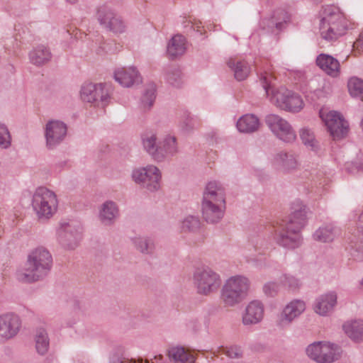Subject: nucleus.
<instances>
[{
    "mask_svg": "<svg viewBox=\"0 0 363 363\" xmlns=\"http://www.w3.org/2000/svg\"><path fill=\"white\" fill-rule=\"evenodd\" d=\"M292 212L286 220L274 225L277 242L286 248L294 249L301 244V231L306 225L308 209L301 202L293 203Z\"/></svg>",
    "mask_w": 363,
    "mask_h": 363,
    "instance_id": "nucleus-1",
    "label": "nucleus"
},
{
    "mask_svg": "<svg viewBox=\"0 0 363 363\" xmlns=\"http://www.w3.org/2000/svg\"><path fill=\"white\" fill-rule=\"evenodd\" d=\"M255 67L260 74V82L266 95L272 104L281 109L290 112H298L302 109L303 102L298 94L284 87L275 90L274 84L275 77L269 69L259 67L257 63Z\"/></svg>",
    "mask_w": 363,
    "mask_h": 363,
    "instance_id": "nucleus-2",
    "label": "nucleus"
},
{
    "mask_svg": "<svg viewBox=\"0 0 363 363\" xmlns=\"http://www.w3.org/2000/svg\"><path fill=\"white\" fill-rule=\"evenodd\" d=\"M52 265V257L50 252L43 247H37L28 255L24 267L17 272V279L23 283L42 280L48 276Z\"/></svg>",
    "mask_w": 363,
    "mask_h": 363,
    "instance_id": "nucleus-3",
    "label": "nucleus"
},
{
    "mask_svg": "<svg viewBox=\"0 0 363 363\" xmlns=\"http://www.w3.org/2000/svg\"><path fill=\"white\" fill-rule=\"evenodd\" d=\"M225 211V189L220 182L207 184L203 194L201 212L203 219L209 223L219 222Z\"/></svg>",
    "mask_w": 363,
    "mask_h": 363,
    "instance_id": "nucleus-4",
    "label": "nucleus"
},
{
    "mask_svg": "<svg viewBox=\"0 0 363 363\" xmlns=\"http://www.w3.org/2000/svg\"><path fill=\"white\" fill-rule=\"evenodd\" d=\"M347 29V22L338 8L334 6L323 8L320 24V33L323 39L335 41L345 35Z\"/></svg>",
    "mask_w": 363,
    "mask_h": 363,
    "instance_id": "nucleus-5",
    "label": "nucleus"
},
{
    "mask_svg": "<svg viewBox=\"0 0 363 363\" xmlns=\"http://www.w3.org/2000/svg\"><path fill=\"white\" fill-rule=\"evenodd\" d=\"M250 281L243 276H234L228 279L222 288L221 299L226 306L240 303L247 294Z\"/></svg>",
    "mask_w": 363,
    "mask_h": 363,
    "instance_id": "nucleus-6",
    "label": "nucleus"
},
{
    "mask_svg": "<svg viewBox=\"0 0 363 363\" xmlns=\"http://www.w3.org/2000/svg\"><path fill=\"white\" fill-rule=\"evenodd\" d=\"M32 206L39 219H49L57 211V196L46 187H38L33 195Z\"/></svg>",
    "mask_w": 363,
    "mask_h": 363,
    "instance_id": "nucleus-7",
    "label": "nucleus"
},
{
    "mask_svg": "<svg viewBox=\"0 0 363 363\" xmlns=\"http://www.w3.org/2000/svg\"><path fill=\"white\" fill-rule=\"evenodd\" d=\"M193 280L197 293L203 296L216 293L222 283L220 275L209 267L197 269Z\"/></svg>",
    "mask_w": 363,
    "mask_h": 363,
    "instance_id": "nucleus-8",
    "label": "nucleus"
},
{
    "mask_svg": "<svg viewBox=\"0 0 363 363\" xmlns=\"http://www.w3.org/2000/svg\"><path fill=\"white\" fill-rule=\"evenodd\" d=\"M339 347L335 344L315 342L306 348L307 355L318 363H332L339 357Z\"/></svg>",
    "mask_w": 363,
    "mask_h": 363,
    "instance_id": "nucleus-9",
    "label": "nucleus"
},
{
    "mask_svg": "<svg viewBox=\"0 0 363 363\" xmlns=\"http://www.w3.org/2000/svg\"><path fill=\"white\" fill-rule=\"evenodd\" d=\"M132 178L136 184L150 191H155L160 189L161 174L155 166L148 165L146 167L134 169Z\"/></svg>",
    "mask_w": 363,
    "mask_h": 363,
    "instance_id": "nucleus-10",
    "label": "nucleus"
},
{
    "mask_svg": "<svg viewBox=\"0 0 363 363\" xmlns=\"http://www.w3.org/2000/svg\"><path fill=\"white\" fill-rule=\"evenodd\" d=\"M264 121L270 130L279 139L285 143H291L295 140L296 133L285 119L277 114H269L266 116Z\"/></svg>",
    "mask_w": 363,
    "mask_h": 363,
    "instance_id": "nucleus-11",
    "label": "nucleus"
},
{
    "mask_svg": "<svg viewBox=\"0 0 363 363\" xmlns=\"http://www.w3.org/2000/svg\"><path fill=\"white\" fill-rule=\"evenodd\" d=\"M82 228L79 223H68L58 230V241L65 249L74 250L82 239Z\"/></svg>",
    "mask_w": 363,
    "mask_h": 363,
    "instance_id": "nucleus-12",
    "label": "nucleus"
},
{
    "mask_svg": "<svg viewBox=\"0 0 363 363\" xmlns=\"http://www.w3.org/2000/svg\"><path fill=\"white\" fill-rule=\"evenodd\" d=\"M96 18L100 25L106 30L114 33H122L125 30V24L118 14L107 6L98 9Z\"/></svg>",
    "mask_w": 363,
    "mask_h": 363,
    "instance_id": "nucleus-13",
    "label": "nucleus"
},
{
    "mask_svg": "<svg viewBox=\"0 0 363 363\" xmlns=\"http://www.w3.org/2000/svg\"><path fill=\"white\" fill-rule=\"evenodd\" d=\"M320 117L335 140L343 138L346 135L348 124L339 113L336 111L325 113L321 110L320 111Z\"/></svg>",
    "mask_w": 363,
    "mask_h": 363,
    "instance_id": "nucleus-14",
    "label": "nucleus"
},
{
    "mask_svg": "<svg viewBox=\"0 0 363 363\" xmlns=\"http://www.w3.org/2000/svg\"><path fill=\"white\" fill-rule=\"evenodd\" d=\"M21 328L20 317L12 313L0 315V342H6L17 336Z\"/></svg>",
    "mask_w": 363,
    "mask_h": 363,
    "instance_id": "nucleus-15",
    "label": "nucleus"
},
{
    "mask_svg": "<svg viewBox=\"0 0 363 363\" xmlns=\"http://www.w3.org/2000/svg\"><path fill=\"white\" fill-rule=\"evenodd\" d=\"M67 133V125L58 120L49 121L45 128L46 146L53 149L60 145L65 138Z\"/></svg>",
    "mask_w": 363,
    "mask_h": 363,
    "instance_id": "nucleus-16",
    "label": "nucleus"
},
{
    "mask_svg": "<svg viewBox=\"0 0 363 363\" xmlns=\"http://www.w3.org/2000/svg\"><path fill=\"white\" fill-rule=\"evenodd\" d=\"M306 309L303 301L295 299L289 303L283 309L278 320V325L281 328L289 326Z\"/></svg>",
    "mask_w": 363,
    "mask_h": 363,
    "instance_id": "nucleus-17",
    "label": "nucleus"
},
{
    "mask_svg": "<svg viewBox=\"0 0 363 363\" xmlns=\"http://www.w3.org/2000/svg\"><path fill=\"white\" fill-rule=\"evenodd\" d=\"M114 78L124 87H130L141 82V77L135 67L118 69L114 72Z\"/></svg>",
    "mask_w": 363,
    "mask_h": 363,
    "instance_id": "nucleus-18",
    "label": "nucleus"
},
{
    "mask_svg": "<svg viewBox=\"0 0 363 363\" xmlns=\"http://www.w3.org/2000/svg\"><path fill=\"white\" fill-rule=\"evenodd\" d=\"M179 152V146L175 136L167 135L160 141L159 152L156 154V161L162 162L170 159Z\"/></svg>",
    "mask_w": 363,
    "mask_h": 363,
    "instance_id": "nucleus-19",
    "label": "nucleus"
},
{
    "mask_svg": "<svg viewBox=\"0 0 363 363\" xmlns=\"http://www.w3.org/2000/svg\"><path fill=\"white\" fill-rule=\"evenodd\" d=\"M263 315V305L258 301H253L246 307L242 316V323L245 325L257 324L262 320Z\"/></svg>",
    "mask_w": 363,
    "mask_h": 363,
    "instance_id": "nucleus-20",
    "label": "nucleus"
},
{
    "mask_svg": "<svg viewBox=\"0 0 363 363\" xmlns=\"http://www.w3.org/2000/svg\"><path fill=\"white\" fill-rule=\"evenodd\" d=\"M289 21L288 13L284 10H278L270 19L264 20L262 25L263 28H267L268 31L277 34L285 28Z\"/></svg>",
    "mask_w": 363,
    "mask_h": 363,
    "instance_id": "nucleus-21",
    "label": "nucleus"
},
{
    "mask_svg": "<svg viewBox=\"0 0 363 363\" xmlns=\"http://www.w3.org/2000/svg\"><path fill=\"white\" fill-rule=\"evenodd\" d=\"M274 165L281 171L290 172L298 165L296 156L291 152H279L274 158Z\"/></svg>",
    "mask_w": 363,
    "mask_h": 363,
    "instance_id": "nucleus-22",
    "label": "nucleus"
},
{
    "mask_svg": "<svg viewBox=\"0 0 363 363\" xmlns=\"http://www.w3.org/2000/svg\"><path fill=\"white\" fill-rule=\"evenodd\" d=\"M337 303V295L334 292L323 294L318 298L314 304V311L320 315L331 312Z\"/></svg>",
    "mask_w": 363,
    "mask_h": 363,
    "instance_id": "nucleus-23",
    "label": "nucleus"
},
{
    "mask_svg": "<svg viewBox=\"0 0 363 363\" xmlns=\"http://www.w3.org/2000/svg\"><path fill=\"white\" fill-rule=\"evenodd\" d=\"M316 64L321 69L332 76H336L340 69L338 60L326 54L319 55L316 59Z\"/></svg>",
    "mask_w": 363,
    "mask_h": 363,
    "instance_id": "nucleus-24",
    "label": "nucleus"
},
{
    "mask_svg": "<svg viewBox=\"0 0 363 363\" xmlns=\"http://www.w3.org/2000/svg\"><path fill=\"white\" fill-rule=\"evenodd\" d=\"M228 66L234 73V77L238 81L245 80L251 71L250 66L245 60L231 58L228 61Z\"/></svg>",
    "mask_w": 363,
    "mask_h": 363,
    "instance_id": "nucleus-25",
    "label": "nucleus"
},
{
    "mask_svg": "<svg viewBox=\"0 0 363 363\" xmlns=\"http://www.w3.org/2000/svg\"><path fill=\"white\" fill-rule=\"evenodd\" d=\"M118 215V207L113 201L105 202L100 210L99 217L104 225H111Z\"/></svg>",
    "mask_w": 363,
    "mask_h": 363,
    "instance_id": "nucleus-26",
    "label": "nucleus"
},
{
    "mask_svg": "<svg viewBox=\"0 0 363 363\" xmlns=\"http://www.w3.org/2000/svg\"><path fill=\"white\" fill-rule=\"evenodd\" d=\"M259 121L253 114H246L242 116L237 122V128L242 133H253L258 130Z\"/></svg>",
    "mask_w": 363,
    "mask_h": 363,
    "instance_id": "nucleus-27",
    "label": "nucleus"
},
{
    "mask_svg": "<svg viewBox=\"0 0 363 363\" xmlns=\"http://www.w3.org/2000/svg\"><path fill=\"white\" fill-rule=\"evenodd\" d=\"M167 355L174 363H194V356L184 347H173L168 350Z\"/></svg>",
    "mask_w": 363,
    "mask_h": 363,
    "instance_id": "nucleus-28",
    "label": "nucleus"
},
{
    "mask_svg": "<svg viewBox=\"0 0 363 363\" xmlns=\"http://www.w3.org/2000/svg\"><path fill=\"white\" fill-rule=\"evenodd\" d=\"M35 344L37 352L40 355H45L50 347V338L47 330L43 328L36 329L35 334Z\"/></svg>",
    "mask_w": 363,
    "mask_h": 363,
    "instance_id": "nucleus-29",
    "label": "nucleus"
},
{
    "mask_svg": "<svg viewBox=\"0 0 363 363\" xmlns=\"http://www.w3.org/2000/svg\"><path fill=\"white\" fill-rule=\"evenodd\" d=\"M29 57L33 65L40 66L48 62L52 55L48 48L44 45H40L30 52Z\"/></svg>",
    "mask_w": 363,
    "mask_h": 363,
    "instance_id": "nucleus-30",
    "label": "nucleus"
},
{
    "mask_svg": "<svg viewBox=\"0 0 363 363\" xmlns=\"http://www.w3.org/2000/svg\"><path fill=\"white\" fill-rule=\"evenodd\" d=\"M346 335L354 340H363V320H353L346 322L342 325Z\"/></svg>",
    "mask_w": 363,
    "mask_h": 363,
    "instance_id": "nucleus-31",
    "label": "nucleus"
},
{
    "mask_svg": "<svg viewBox=\"0 0 363 363\" xmlns=\"http://www.w3.org/2000/svg\"><path fill=\"white\" fill-rule=\"evenodd\" d=\"M142 140L145 151L156 161V154L159 152L160 147L156 134L147 133L142 136Z\"/></svg>",
    "mask_w": 363,
    "mask_h": 363,
    "instance_id": "nucleus-32",
    "label": "nucleus"
},
{
    "mask_svg": "<svg viewBox=\"0 0 363 363\" xmlns=\"http://www.w3.org/2000/svg\"><path fill=\"white\" fill-rule=\"evenodd\" d=\"M185 50V38L181 35H174L167 45V53L172 58L183 55Z\"/></svg>",
    "mask_w": 363,
    "mask_h": 363,
    "instance_id": "nucleus-33",
    "label": "nucleus"
},
{
    "mask_svg": "<svg viewBox=\"0 0 363 363\" xmlns=\"http://www.w3.org/2000/svg\"><path fill=\"white\" fill-rule=\"evenodd\" d=\"M335 228L331 225H328L320 227L315 231L313 236L315 240L327 242L333 241L335 237Z\"/></svg>",
    "mask_w": 363,
    "mask_h": 363,
    "instance_id": "nucleus-34",
    "label": "nucleus"
},
{
    "mask_svg": "<svg viewBox=\"0 0 363 363\" xmlns=\"http://www.w3.org/2000/svg\"><path fill=\"white\" fill-rule=\"evenodd\" d=\"M100 84L87 83L84 84L81 89V98L84 102L93 103L96 101L94 96L101 94Z\"/></svg>",
    "mask_w": 363,
    "mask_h": 363,
    "instance_id": "nucleus-35",
    "label": "nucleus"
},
{
    "mask_svg": "<svg viewBox=\"0 0 363 363\" xmlns=\"http://www.w3.org/2000/svg\"><path fill=\"white\" fill-rule=\"evenodd\" d=\"M136 249L143 254H152L155 250V244L149 238L136 237L133 240Z\"/></svg>",
    "mask_w": 363,
    "mask_h": 363,
    "instance_id": "nucleus-36",
    "label": "nucleus"
},
{
    "mask_svg": "<svg viewBox=\"0 0 363 363\" xmlns=\"http://www.w3.org/2000/svg\"><path fill=\"white\" fill-rule=\"evenodd\" d=\"M347 87L352 97L363 100V80L357 77H351L347 83Z\"/></svg>",
    "mask_w": 363,
    "mask_h": 363,
    "instance_id": "nucleus-37",
    "label": "nucleus"
},
{
    "mask_svg": "<svg viewBox=\"0 0 363 363\" xmlns=\"http://www.w3.org/2000/svg\"><path fill=\"white\" fill-rule=\"evenodd\" d=\"M165 79L172 86L180 87L182 84V76L180 69L176 67H171L165 72Z\"/></svg>",
    "mask_w": 363,
    "mask_h": 363,
    "instance_id": "nucleus-38",
    "label": "nucleus"
},
{
    "mask_svg": "<svg viewBox=\"0 0 363 363\" xmlns=\"http://www.w3.org/2000/svg\"><path fill=\"white\" fill-rule=\"evenodd\" d=\"M201 225L198 217L188 216L183 220L181 228L183 232L196 233L200 230Z\"/></svg>",
    "mask_w": 363,
    "mask_h": 363,
    "instance_id": "nucleus-39",
    "label": "nucleus"
},
{
    "mask_svg": "<svg viewBox=\"0 0 363 363\" xmlns=\"http://www.w3.org/2000/svg\"><path fill=\"white\" fill-rule=\"evenodd\" d=\"M100 84V90L101 94H97L94 96L96 98V101H93L91 103L94 106L104 108L108 105L110 100V95L108 91V89L106 87L105 84Z\"/></svg>",
    "mask_w": 363,
    "mask_h": 363,
    "instance_id": "nucleus-40",
    "label": "nucleus"
},
{
    "mask_svg": "<svg viewBox=\"0 0 363 363\" xmlns=\"http://www.w3.org/2000/svg\"><path fill=\"white\" fill-rule=\"evenodd\" d=\"M300 137L305 145H307L312 150H316L318 148V143L315 140L314 134L311 130L308 128L301 129Z\"/></svg>",
    "mask_w": 363,
    "mask_h": 363,
    "instance_id": "nucleus-41",
    "label": "nucleus"
},
{
    "mask_svg": "<svg viewBox=\"0 0 363 363\" xmlns=\"http://www.w3.org/2000/svg\"><path fill=\"white\" fill-rule=\"evenodd\" d=\"M155 99V86L150 84L146 89L141 98V103L143 108H150Z\"/></svg>",
    "mask_w": 363,
    "mask_h": 363,
    "instance_id": "nucleus-42",
    "label": "nucleus"
},
{
    "mask_svg": "<svg viewBox=\"0 0 363 363\" xmlns=\"http://www.w3.org/2000/svg\"><path fill=\"white\" fill-rule=\"evenodd\" d=\"M200 125L199 121L190 113H185L182 122V128L186 132L197 128Z\"/></svg>",
    "mask_w": 363,
    "mask_h": 363,
    "instance_id": "nucleus-43",
    "label": "nucleus"
},
{
    "mask_svg": "<svg viewBox=\"0 0 363 363\" xmlns=\"http://www.w3.org/2000/svg\"><path fill=\"white\" fill-rule=\"evenodd\" d=\"M11 136L7 126L0 123V147L7 149L11 146Z\"/></svg>",
    "mask_w": 363,
    "mask_h": 363,
    "instance_id": "nucleus-44",
    "label": "nucleus"
},
{
    "mask_svg": "<svg viewBox=\"0 0 363 363\" xmlns=\"http://www.w3.org/2000/svg\"><path fill=\"white\" fill-rule=\"evenodd\" d=\"M283 284L291 290H295L299 287V281L293 276L284 275Z\"/></svg>",
    "mask_w": 363,
    "mask_h": 363,
    "instance_id": "nucleus-45",
    "label": "nucleus"
},
{
    "mask_svg": "<svg viewBox=\"0 0 363 363\" xmlns=\"http://www.w3.org/2000/svg\"><path fill=\"white\" fill-rule=\"evenodd\" d=\"M224 353L230 358H239L242 357V350L238 346H231L223 348Z\"/></svg>",
    "mask_w": 363,
    "mask_h": 363,
    "instance_id": "nucleus-46",
    "label": "nucleus"
},
{
    "mask_svg": "<svg viewBox=\"0 0 363 363\" xmlns=\"http://www.w3.org/2000/svg\"><path fill=\"white\" fill-rule=\"evenodd\" d=\"M109 363H143V362L132 360L131 362H128L121 352L118 351L111 354Z\"/></svg>",
    "mask_w": 363,
    "mask_h": 363,
    "instance_id": "nucleus-47",
    "label": "nucleus"
},
{
    "mask_svg": "<svg viewBox=\"0 0 363 363\" xmlns=\"http://www.w3.org/2000/svg\"><path fill=\"white\" fill-rule=\"evenodd\" d=\"M264 293L268 296H274L278 291V285L274 282H269L263 286Z\"/></svg>",
    "mask_w": 363,
    "mask_h": 363,
    "instance_id": "nucleus-48",
    "label": "nucleus"
},
{
    "mask_svg": "<svg viewBox=\"0 0 363 363\" xmlns=\"http://www.w3.org/2000/svg\"><path fill=\"white\" fill-rule=\"evenodd\" d=\"M353 47L358 51H363V32L360 33L358 39L354 43Z\"/></svg>",
    "mask_w": 363,
    "mask_h": 363,
    "instance_id": "nucleus-49",
    "label": "nucleus"
},
{
    "mask_svg": "<svg viewBox=\"0 0 363 363\" xmlns=\"http://www.w3.org/2000/svg\"><path fill=\"white\" fill-rule=\"evenodd\" d=\"M357 230L359 233L363 234V212L359 215L357 222Z\"/></svg>",
    "mask_w": 363,
    "mask_h": 363,
    "instance_id": "nucleus-50",
    "label": "nucleus"
},
{
    "mask_svg": "<svg viewBox=\"0 0 363 363\" xmlns=\"http://www.w3.org/2000/svg\"><path fill=\"white\" fill-rule=\"evenodd\" d=\"M155 359L162 360L163 359V356L162 354H159L155 357Z\"/></svg>",
    "mask_w": 363,
    "mask_h": 363,
    "instance_id": "nucleus-51",
    "label": "nucleus"
},
{
    "mask_svg": "<svg viewBox=\"0 0 363 363\" xmlns=\"http://www.w3.org/2000/svg\"><path fill=\"white\" fill-rule=\"evenodd\" d=\"M100 49L104 50L106 52H110V51H111V50H110V49L106 48L105 46H104V47H100Z\"/></svg>",
    "mask_w": 363,
    "mask_h": 363,
    "instance_id": "nucleus-52",
    "label": "nucleus"
},
{
    "mask_svg": "<svg viewBox=\"0 0 363 363\" xmlns=\"http://www.w3.org/2000/svg\"><path fill=\"white\" fill-rule=\"evenodd\" d=\"M66 1L70 4H74L77 1V0H66Z\"/></svg>",
    "mask_w": 363,
    "mask_h": 363,
    "instance_id": "nucleus-53",
    "label": "nucleus"
},
{
    "mask_svg": "<svg viewBox=\"0 0 363 363\" xmlns=\"http://www.w3.org/2000/svg\"><path fill=\"white\" fill-rule=\"evenodd\" d=\"M360 125H361V128H362V129L363 130V118L361 121Z\"/></svg>",
    "mask_w": 363,
    "mask_h": 363,
    "instance_id": "nucleus-54",
    "label": "nucleus"
},
{
    "mask_svg": "<svg viewBox=\"0 0 363 363\" xmlns=\"http://www.w3.org/2000/svg\"><path fill=\"white\" fill-rule=\"evenodd\" d=\"M357 169L358 170H359V169H362V167H361V166H360V165H359V166H357Z\"/></svg>",
    "mask_w": 363,
    "mask_h": 363,
    "instance_id": "nucleus-55",
    "label": "nucleus"
},
{
    "mask_svg": "<svg viewBox=\"0 0 363 363\" xmlns=\"http://www.w3.org/2000/svg\"><path fill=\"white\" fill-rule=\"evenodd\" d=\"M360 284H361L362 286H363V279L361 280V281H360Z\"/></svg>",
    "mask_w": 363,
    "mask_h": 363,
    "instance_id": "nucleus-56",
    "label": "nucleus"
},
{
    "mask_svg": "<svg viewBox=\"0 0 363 363\" xmlns=\"http://www.w3.org/2000/svg\"><path fill=\"white\" fill-rule=\"evenodd\" d=\"M202 240H203V237H201V238H200V241H202Z\"/></svg>",
    "mask_w": 363,
    "mask_h": 363,
    "instance_id": "nucleus-57",
    "label": "nucleus"
}]
</instances>
